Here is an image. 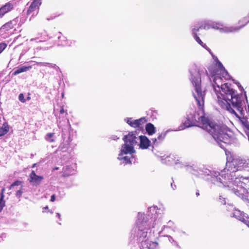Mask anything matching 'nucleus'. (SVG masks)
<instances>
[{
	"label": "nucleus",
	"instance_id": "6ab92c4d",
	"mask_svg": "<svg viewBox=\"0 0 249 249\" xmlns=\"http://www.w3.org/2000/svg\"><path fill=\"white\" fill-rule=\"evenodd\" d=\"M18 20L17 18H15L13 20H11L10 22H8V23H6L5 25H3V27L6 29L13 28L14 27V26H15L17 24Z\"/></svg>",
	"mask_w": 249,
	"mask_h": 249
},
{
	"label": "nucleus",
	"instance_id": "e433bc0d",
	"mask_svg": "<svg viewBox=\"0 0 249 249\" xmlns=\"http://www.w3.org/2000/svg\"><path fill=\"white\" fill-rule=\"evenodd\" d=\"M180 161L179 160H175L174 163L176 164L180 163Z\"/></svg>",
	"mask_w": 249,
	"mask_h": 249
},
{
	"label": "nucleus",
	"instance_id": "a211bd4d",
	"mask_svg": "<svg viewBox=\"0 0 249 249\" xmlns=\"http://www.w3.org/2000/svg\"><path fill=\"white\" fill-rule=\"evenodd\" d=\"M9 130V126L7 123H4L2 126L0 127V137L5 135Z\"/></svg>",
	"mask_w": 249,
	"mask_h": 249
},
{
	"label": "nucleus",
	"instance_id": "f257e3e1",
	"mask_svg": "<svg viewBox=\"0 0 249 249\" xmlns=\"http://www.w3.org/2000/svg\"><path fill=\"white\" fill-rule=\"evenodd\" d=\"M213 56L217 70L212 73L211 76L208 75L205 68H198L196 64L192 65L190 69V79L195 90L193 93L194 97L198 105L202 106L204 104L205 92L201 88V79L211 83L213 80V83L212 85L217 96L218 105L241 120L244 118L245 114L243 97L242 95L235 93L231 84H223V79H230V75L217 58Z\"/></svg>",
	"mask_w": 249,
	"mask_h": 249
},
{
	"label": "nucleus",
	"instance_id": "473e14b6",
	"mask_svg": "<svg viewBox=\"0 0 249 249\" xmlns=\"http://www.w3.org/2000/svg\"><path fill=\"white\" fill-rule=\"evenodd\" d=\"M37 40V42H42L44 40H41V39H39L38 38H32L30 40V41H35V40Z\"/></svg>",
	"mask_w": 249,
	"mask_h": 249
},
{
	"label": "nucleus",
	"instance_id": "4c0bfd02",
	"mask_svg": "<svg viewBox=\"0 0 249 249\" xmlns=\"http://www.w3.org/2000/svg\"><path fill=\"white\" fill-rule=\"evenodd\" d=\"M5 191V188H3L1 191L0 196L4 195V192Z\"/></svg>",
	"mask_w": 249,
	"mask_h": 249
},
{
	"label": "nucleus",
	"instance_id": "c9c22d12",
	"mask_svg": "<svg viewBox=\"0 0 249 249\" xmlns=\"http://www.w3.org/2000/svg\"><path fill=\"white\" fill-rule=\"evenodd\" d=\"M65 112V111L64 108L63 107H61V109L60 110V114H63Z\"/></svg>",
	"mask_w": 249,
	"mask_h": 249
},
{
	"label": "nucleus",
	"instance_id": "a19ab883",
	"mask_svg": "<svg viewBox=\"0 0 249 249\" xmlns=\"http://www.w3.org/2000/svg\"><path fill=\"white\" fill-rule=\"evenodd\" d=\"M236 83L237 85H238V87H239V88H241L242 89H243V87H241V86L240 85V84H239V82H237V83Z\"/></svg>",
	"mask_w": 249,
	"mask_h": 249
},
{
	"label": "nucleus",
	"instance_id": "58836bf2",
	"mask_svg": "<svg viewBox=\"0 0 249 249\" xmlns=\"http://www.w3.org/2000/svg\"><path fill=\"white\" fill-rule=\"evenodd\" d=\"M171 187H172V188L173 189V190H175V188H176V185H174L173 186V184H172V183H171Z\"/></svg>",
	"mask_w": 249,
	"mask_h": 249
},
{
	"label": "nucleus",
	"instance_id": "5701e85b",
	"mask_svg": "<svg viewBox=\"0 0 249 249\" xmlns=\"http://www.w3.org/2000/svg\"><path fill=\"white\" fill-rule=\"evenodd\" d=\"M193 37L199 44H200L203 47L206 48V45L203 43V42L201 41L197 35H195V36H194Z\"/></svg>",
	"mask_w": 249,
	"mask_h": 249
},
{
	"label": "nucleus",
	"instance_id": "20e7f679",
	"mask_svg": "<svg viewBox=\"0 0 249 249\" xmlns=\"http://www.w3.org/2000/svg\"><path fill=\"white\" fill-rule=\"evenodd\" d=\"M203 129L208 132L222 149L233 141L232 132L225 125L210 122L203 126Z\"/></svg>",
	"mask_w": 249,
	"mask_h": 249
},
{
	"label": "nucleus",
	"instance_id": "c756f323",
	"mask_svg": "<svg viewBox=\"0 0 249 249\" xmlns=\"http://www.w3.org/2000/svg\"><path fill=\"white\" fill-rule=\"evenodd\" d=\"M36 64L38 66H47V65H48V63L47 62H36Z\"/></svg>",
	"mask_w": 249,
	"mask_h": 249
},
{
	"label": "nucleus",
	"instance_id": "412c9836",
	"mask_svg": "<svg viewBox=\"0 0 249 249\" xmlns=\"http://www.w3.org/2000/svg\"><path fill=\"white\" fill-rule=\"evenodd\" d=\"M45 140L49 142H53L55 141V136L53 133H47L45 137Z\"/></svg>",
	"mask_w": 249,
	"mask_h": 249
},
{
	"label": "nucleus",
	"instance_id": "b1692460",
	"mask_svg": "<svg viewBox=\"0 0 249 249\" xmlns=\"http://www.w3.org/2000/svg\"><path fill=\"white\" fill-rule=\"evenodd\" d=\"M202 29L200 28V25L199 26H195L194 28L192 29V34L193 36H195V35H197V33L199 32V30Z\"/></svg>",
	"mask_w": 249,
	"mask_h": 249
},
{
	"label": "nucleus",
	"instance_id": "2f4dec72",
	"mask_svg": "<svg viewBox=\"0 0 249 249\" xmlns=\"http://www.w3.org/2000/svg\"><path fill=\"white\" fill-rule=\"evenodd\" d=\"M47 66L49 67L54 68L56 67V65L52 64V63H48V65H47Z\"/></svg>",
	"mask_w": 249,
	"mask_h": 249
},
{
	"label": "nucleus",
	"instance_id": "c03bdc74",
	"mask_svg": "<svg viewBox=\"0 0 249 249\" xmlns=\"http://www.w3.org/2000/svg\"><path fill=\"white\" fill-rule=\"evenodd\" d=\"M64 93H62V97H64Z\"/></svg>",
	"mask_w": 249,
	"mask_h": 249
},
{
	"label": "nucleus",
	"instance_id": "4468645a",
	"mask_svg": "<svg viewBox=\"0 0 249 249\" xmlns=\"http://www.w3.org/2000/svg\"><path fill=\"white\" fill-rule=\"evenodd\" d=\"M232 216L243 222L246 223L247 221L244 213L239 210H235L232 213Z\"/></svg>",
	"mask_w": 249,
	"mask_h": 249
},
{
	"label": "nucleus",
	"instance_id": "393cba45",
	"mask_svg": "<svg viewBox=\"0 0 249 249\" xmlns=\"http://www.w3.org/2000/svg\"><path fill=\"white\" fill-rule=\"evenodd\" d=\"M167 237H168L169 241L170 242H171V244H172L173 247L176 248L179 247V246L178 245V244L177 243V242L175 241H174V240L173 239V238L171 236H167Z\"/></svg>",
	"mask_w": 249,
	"mask_h": 249
},
{
	"label": "nucleus",
	"instance_id": "72a5a7b5",
	"mask_svg": "<svg viewBox=\"0 0 249 249\" xmlns=\"http://www.w3.org/2000/svg\"><path fill=\"white\" fill-rule=\"evenodd\" d=\"M55 200V196L54 195H53L51 197V201L52 202H54Z\"/></svg>",
	"mask_w": 249,
	"mask_h": 249
},
{
	"label": "nucleus",
	"instance_id": "aec40b11",
	"mask_svg": "<svg viewBox=\"0 0 249 249\" xmlns=\"http://www.w3.org/2000/svg\"><path fill=\"white\" fill-rule=\"evenodd\" d=\"M74 169L69 166H66L63 168V175L64 176H69L74 174Z\"/></svg>",
	"mask_w": 249,
	"mask_h": 249
},
{
	"label": "nucleus",
	"instance_id": "37998d69",
	"mask_svg": "<svg viewBox=\"0 0 249 249\" xmlns=\"http://www.w3.org/2000/svg\"><path fill=\"white\" fill-rule=\"evenodd\" d=\"M196 195L197 196H198L199 195V193H198V192H196Z\"/></svg>",
	"mask_w": 249,
	"mask_h": 249
},
{
	"label": "nucleus",
	"instance_id": "f704fd0d",
	"mask_svg": "<svg viewBox=\"0 0 249 249\" xmlns=\"http://www.w3.org/2000/svg\"><path fill=\"white\" fill-rule=\"evenodd\" d=\"M171 160H173V158H171V157H167L166 158V160H168V161H171Z\"/></svg>",
	"mask_w": 249,
	"mask_h": 249
},
{
	"label": "nucleus",
	"instance_id": "0eeeda50",
	"mask_svg": "<svg viewBox=\"0 0 249 249\" xmlns=\"http://www.w3.org/2000/svg\"><path fill=\"white\" fill-rule=\"evenodd\" d=\"M200 28L202 29L208 30L213 29L219 31L221 33H235L238 31L241 27H228L224 25L222 23L213 20H205L203 21L200 25Z\"/></svg>",
	"mask_w": 249,
	"mask_h": 249
},
{
	"label": "nucleus",
	"instance_id": "2eb2a0df",
	"mask_svg": "<svg viewBox=\"0 0 249 249\" xmlns=\"http://www.w3.org/2000/svg\"><path fill=\"white\" fill-rule=\"evenodd\" d=\"M171 131H173V130H170V129H168V130H166L165 132H162V133H161L160 134H159L158 136L157 139L154 138V139H152V141L153 143L155 145H156V144H157L158 143V141L159 142H161L163 141V140L164 139V138H165L167 134L169 132Z\"/></svg>",
	"mask_w": 249,
	"mask_h": 249
},
{
	"label": "nucleus",
	"instance_id": "1a4fd4ad",
	"mask_svg": "<svg viewBox=\"0 0 249 249\" xmlns=\"http://www.w3.org/2000/svg\"><path fill=\"white\" fill-rule=\"evenodd\" d=\"M41 4V0H34L30 5L27 12L28 15H31L32 17L36 16Z\"/></svg>",
	"mask_w": 249,
	"mask_h": 249
},
{
	"label": "nucleus",
	"instance_id": "7ed1b4c3",
	"mask_svg": "<svg viewBox=\"0 0 249 249\" xmlns=\"http://www.w3.org/2000/svg\"><path fill=\"white\" fill-rule=\"evenodd\" d=\"M161 224L160 218L154 220L148 214L139 213L136 226L132 229L131 234L136 236L137 240L141 243L143 249H154L159 247L158 243L149 241V237L151 235L150 232L148 235L147 231L152 228L158 231Z\"/></svg>",
	"mask_w": 249,
	"mask_h": 249
},
{
	"label": "nucleus",
	"instance_id": "9d476101",
	"mask_svg": "<svg viewBox=\"0 0 249 249\" xmlns=\"http://www.w3.org/2000/svg\"><path fill=\"white\" fill-rule=\"evenodd\" d=\"M125 120L128 124L133 127H142V125L146 122L144 117L137 120H133L131 118H129L125 119Z\"/></svg>",
	"mask_w": 249,
	"mask_h": 249
},
{
	"label": "nucleus",
	"instance_id": "ddd939ff",
	"mask_svg": "<svg viewBox=\"0 0 249 249\" xmlns=\"http://www.w3.org/2000/svg\"><path fill=\"white\" fill-rule=\"evenodd\" d=\"M15 187H19V189L16 191V195L17 197L19 198L23 193L22 182L18 180L16 181L9 186V189L12 190Z\"/></svg>",
	"mask_w": 249,
	"mask_h": 249
},
{
	"label": "nucleus",
	"instance_id": "49530a36",
	"mask_svg": "<svg viewBox=\"0 0 249 249\" xmlns=\"http://www.w3.org/2000/svg\"><path fill=\"white\" fill-rule=\"evenodd\" d=\"M45 209H48V207L46 206V207L44 208Z\"/></svg>",
	"mask_w": 249,
	"mask_h": 249
},
{
	"label": "nucleus",
	"instance_id": "cd10ccee",
	"mask_svg": "<svg viewBox=\"0 0 249 249\" xmlns=\"http://www.w3.org/2000/svg\"><path fill=\"white\" fill-rule=\"evenodd\" d=\"M18 99L22 103H24L25 102V100L24 99V95L22 93H20L18 96Z\"/></svg>",
	"mask_w": 249,
	"mask_h": 249
},
{
	"label": "nucleus",
	"instance_id": "79ce46f5",
	"mask_svg": "<svg viewBox=\"0 0 249 249\" xmlns=\"http://www.w3.org/2000/svg\"><path fill=\"white\" fill-rule=\"evenodd\" d=\"M13 190H15V191H17L19 189V187H15L14 189H13Z\"/></svg>",
	"mask_w": 249,
	"mask_h": 249
},
{
	"label": "nucleus",
	"instance_id": "c85d7f7f",
	"mask_svg": "<svg viewBox=\"0 0 249 249\" xmlns=\"http://www.w3.org/2000/svg\"><path fill=\"white\" fill-rule=\"evenodd\" d=\"M219 200L221 204H226V200L225 198L223 197L222 196H219Z\"/></svg>",
	"mask_w": 249,
	"mask_h": 249
},
{
	"label": "nucleus",
	"instance_id": "f03ea898",
	"mask_svg": "<svg viewBox=\"0 0 249 249\" xmlns=\"http://www.w3.org/2000/svg\"><path fill=\"white\" fill-rule=\"evenodd\" d=\"M247 160L240 158H235L227 163L228 169L220 172L207 168L191 169V173L199 178H204L219 187L227 188L236 196L243 198L249 187V178L239 177L237 172L248 167Z\"/></svg>",
	"mask_w": 249,
	"mask_h": 249
},
{
	"label": "nucleus",
	"instance_id": "4be33fe9",
	"mask_svg": "<svg viewBox=\"0 0 249 249\" xmlns=\"http://www.w3.org/2000/svg\"><path fill=\"white\" fill-rule=\"evenodd\" d=\"M58 39L59 40V45L62 46H67V45H70L68 42V40L66 37L65 36H59Z\"/></svg>",
	"mask_w": 249,
	"mask_h": 249
},
{
	"label": "nucleus",
	"instance_id": "dca6fc26",
	"mask_svg": "<svg viewBox=\"0 0 249 249\" xmlns=\"http://www.w3.org/2000/svg\"><path fill=\"white\" fill-rule=\"evenodd\" d=\"M32 68L31 66H23L19 67H18L16 70L15 71L13 75H16L20 73L27 71L30 70Z\"/></svg>",
	"mask_w": 249,
	"mask_h": 249
},
{
	"label": "nucleus",
	"instance_id": "7c9ffc66",
	"mask_svg": "<svg viewBox=\"0 0 249 249\" xmlns=\"http://www.w3.org/2000/svg\"><path fill=\"white\" fill-rule=\"evenodd\" d=\"M173 224H174V222L173 221H169L168 222V225L167 226H163V229H164L166 227H170V228L172 227Z\"/></svg>",
	"mask_w": 249,
	"mask_h": 249
},
{
	"label": "nucleus",
	"instance_id": "f3484780",
	"mask_svg": "<svg viewBox=\"0 0 249 249\" xmlns=\"http://www.w3.org/2000/svg\"><path fill=\"white\" fill-rule=\"evenodd\" d=\"M146 130L147 133L149 135H152L155 133L156 132V128L154 126V125L151 123L147 124L145 126Z\"/></svg>",
	"mask_w": 249,
	"mask_h": 249
},
{
	"label": "nucleus",
	"instance_id": "9b49d317",
	"mask_svg": "<svg viewBox=\"0 0 249 249\" xmlns=\"http://www.w3.org/2000/svg\"><path fill=\"white\" fill-rule=\"evenodd\" d=\"M43 179L42 176L37 175L35 171H32L29 176V181L34 186L38 185Z\"/></svg>",
	"mask_w": 249,
	"mask_h": 249
},
{
	"label": "nucleus",
	"instance_id": "bb28decb",
	"mask_svg": "<svg viewBox=\"0 0 249 249\" xmlns=\"http://www.w3.org/2000/svg\"><path fill=\"white\" fill-rule=\"evenodd\" d=\"M7 44L5 43H0V53L6 48Z\"/></svg>",
	"mask_w": 249,
	"mask_h": 249
},
{
	"label": "nucleus",
	"instance_id": "6e6552de",
	"mask_svg": "<svg viewBox=\"0 0 249 249\" xmlns=\"http://www.w3.org/2000/svg\"><path fill=\"white\" fill-rule=\"evenodd\" d=\"M131 135L134 137V139L136 141L134 146L138 145L142 149H147L150 144V141L145 136H138L136 132H129L126 136Z\"/></svg>",
	"mask_w": 249,
	"mask_h": 249
},
{
	"label": "nucleus",
	"instance_id": "a18cd8bd",
	"mask_svg": "<svg viewBox=\"0 0 249 249\" xmlns=\"http://www.w3.org/2000/svg\"><path fill=\"white\" fill-rule=\"evenodd\" d=\"M155 230H154L153 231V233H154V232H155Z\"/></svg>",
	"mask_w": 249,
	"mask_h": 249
},
{
	"label": "nucleus",
	"instance_id": "ea45409f",
	"mask_svg": "<svg viewBox=\"0 0 249 249\" xmlns=\"http://www.w3.org/2000/svg\"><path fill=\"white\" fill-rule=\"evenodd\" d=\"M56 217H57L58 218H60V216H61V215L59 213H56Z\"/></svg>",
	"mask_w": 249,
	"mask_h": 249
},
{
	"label": "nucleus",
	"instance_id": "a878e982",
	"mask_svg": "<svg viewBox=\"0 0 249 249\" xmlns=\"http://www.w3.org/2000/svg\"><path fill=\"white\" fill-rule=\"evenodd\" d=\"M4 195H1L0 198V212L3 209L5 206V201L4 200Z\"/></svg>",
	"mask_w": 249,
	"mask_h": 249
},
{
	"label": "nucleus",
	"instance_id": "39448f33",
	"mask_svg": "<svg viewBox=\"0 0 249 249\" xmlns=\"http://www.w3.org/2000/svg\"><path fill=\"white\" fill-rule=\"evenodd\" d=\"M198 103V102H197ZM197 105H198L197 104ZM204 104L199 107V110L194 113L193 114H190L188 115L187 120L182 124L180 125L177 129L175 131H180L183 130L185 128L189 127L191 126H197L203 129V126L205 124H209L210 121L204 116V113L203 110Z\"/></svg>",
	"mask_w": 249,
	"mask_h": 249
},
{
	"label": "nucleus",
	"instance_id": "f8f14e48",
	"mask_svg": "<svg viewBox=\"0 0 249 249\" xmlns=\"http://www.w3.org/2000/svg\"><path fill=\"white\" fill-rule=\"evenodd\" d=\"M13 8V4L10 2H7L2 6L0 8V18H2L5 14L12 10Z\"/></svg>",
	"mask_w": 249,
	"mask_h": 249
},
{
	"label": "nucleus",
	"instance_id": "423d86ee",
	"mask_svg": "<svg viewBox=\"0 0 249 249\" xmlns=\"http://www.w3.org/2000/svg\"><path fill=\"white\" fill-rule=\"evenodd\" d=\"M123 140L124 142V144L122 146L120 152L118 155V159L122 161L123 163H131L132 156H124V155H131L135 152L134 147L136 143L134 137L131 136H124Z\"/></svg>",
	"mask_w": 249,
	"mask_h": 249
}]
</instances>
